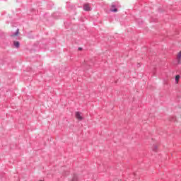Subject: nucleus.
<instances>
[{
	"mask_svg": "<svg viewBox=\"0 0 181 181\" xmlns=\"http://www.w3.org/2000/svg\"><path fill=\"white\" fill-rule=\"evenodd\" d=\"M121 5L118 1H115L112 3L111 7H110V12H118V8H120Z\"/></svg>",
	"mask_w": 181,
	"mask_h": 181,
	"instance_id": "1",
	"label": "nucleus"
},
{
	"mask_svg": "<svg viewBox=\"0 0 181 181\" xmlns=\"http://www.w3.org/2000/svg\"><path fill=\"white\" fill-rule=\"evenodd\" d=\"M83 11H86V12H88L91 11V7H90V4H86L83 5Z\"/></svg>",
	"mask_w": 181,
	"mask_h": 181,
	"instance_id": "2",
	"label": "nucleus"
},
{
	"mask_svg": "<svg viewBox=\"0 0 181 181\" xmlns=\"http://www.w3.org/2000/svg\"><path fill=\"white\" fill-rule=\"evenodd\" d=\"M75 115L77 119H78L79 121H83V117L81 116V113L80 112H76Z\"/></svg>",
	"mask_w": 181,
	"mask_h": 181,
	"instance_id": "3",
	"label": "nucleus"
},
{
	"mask_svg": "<svg viewBox=\"0 0 181 181\" xmlns=\"http://www.w3.org/2000/svg\"><path fill=\"white\" fill-rule=\"evenodd\" d=\"M13 46H14L16 49H19V47H21V43L19 42V41H14V42H13Z\"/></svg>",
	"mask_w": 181,
	"mask_h": 181,
	"instance_id": "4",
	"label": "nucleus"
},
{
	"mask_svg": "<svg viewBox=\"0 0 181 181\" xmlns=\"http://www.w3.org/2000/svg\"><path fill=\"white\" fill-rule=\"evenodd\" d=\"M62 170H64V172L62 173V175L64 176H67V175H69V171L67 170V169H66V167H62Z\"/></svg>",
	"mask_w": 181,
	"mask_h": 181,
	"instance_id": "5",
	"label": "nucleus"
},
{
	"mask_svg": "<svg viewBox=\"0 0 181 181\" xmlns=\"http://www.w3.org/2000/svg\"><path fill=\"white\" fill-rule=\"evenodd\" d=\"M71 181H78V176L76 174H74Z\"/></svg>",
	"mask_w": 181,
	"mask_h": 181,
	"instance_id": "6",
	"label": "nucleus"
},
{
	"mask_svg": "<svg viewBox=\"0 0 181 181\" xmlns=\"http://www.w3.org/2000/svg\"><path fill=\"white\" fill-rule=\"evenodd\" d=\"M19 34V29H17V30L16 31V33H13L11 35V36H18V35Z\"/></svg>",
	"mask_w": 181,
	"mask_h": 181,
	"instance_id": "7",
	"label": "nucleus"
},
{
	"mask_svg": "<svg viewBox=\"0 0 181 181\" xmlns=\"http://www.w3.org/2000/svg\"><path fill=\"white\" fill-rule=\"evenodd\" d=\"M180 78V76H179V75H177L176 76H175V81H176V83H179V79Z\"/></svg>",
	"mask_w": 181,
	"mask_h": 181,
	"instance_id": "8",
	"label": "nucleus"
},
{
	"mask_svg": "<svg viewBox=\"0 0 181 181\" xmlns=\"http://www.w3.org/2000/svg\"><path fill=\"white\" fill-rule=\"evenodd\" d=\"M157 149H158V146H154V147H153V151L154 152H156Z\"/></svg>",
	"mask_w": 181,
	"mask_h": 181,
	"instance_id": "9",
	"label": "nucleus"
},
{
	"mask_svg": "<svg viewBox=\"0 0 181 181\" xmlns=\"http://www.w3.org/2000/svg\"><path fill=\"white\" fill-rule=\"evenodd\" d=\"M177 59H181V51L178 53Z\"/></svg>",
	"mask_w": 181,
	"mask_h": 181,
	"instance_id": "10",
	"label": "nucleus"
},
{
	"mask_svg": "<svg viewBox=\"0 0 181 181\" xmlns=\"http://www.w3.org/2000/svg\"><path fill=\"white\" fill-rule=\"evenodd\" d=\"M170 121H176V117H173L170 119Z\"/></svg>",
	"mask_w": 181,
	"mask_h": 181,
	"instance_id": "11",
	"label": "nucleus"
},
{
	"mask_svg": "<svg viewBox=\"0 0 181 181\" xmlns=\"http://www.w3.org/2000/svg\"><path fill=\"white\" fill-rule=\"evenodd\" d=\"M78 50H83V48L79 47V48H78Z\"/></svg>",
	"mask_w": 181,
	"mask_h": 181,
	"instance_id": "12",
	"label": "nucleus"
},
{
	"mask_svg": "<svg viewBox=\"0 0 181 181\" xmlns=\"http://www.w3.org/2000/svg\"><path fill=\"white\" fill-rule=\"evenodd\" d=\"M140 66V65H139V64H138V67H139Z\"/></svg>",
	"mask_w": 181,
	"mask_h": 181,
	"instance_id": "13",
	"label": "nucleus"
},
{
	"mask_svg": "<svg viewBox=\"0 0 181 181\" xmlns=\"http://www.w3.org/2000/svg\"><path fill=\"white\" fill-rule=\"evenodd\" d=\"M39 181H43V180H39Z\"/></svg>",
	"mask_w": 181,
	"mask_h": 181,
	"instance_id": "14",
	"label": "nucleus"
}]
</instances>
